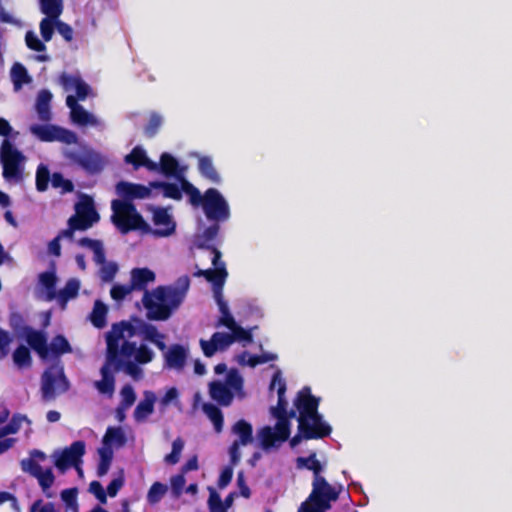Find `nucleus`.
<instances>
[{"instance_id": "1", "label": "nucleus", "mask_w": 512, "mask_h": 512, "mask_svg": "<svg viewBox=\"0 0 512 512\" xmlns=\"http://www.w3.org/2000/svg\"><path fill=\"white\" fill-rule=\"evenodd\" d=\"M179 281L182 282L180 288L159 286L152 294L145 291L142 302L147 310V319L165 321L169 319L173 311L181 305L190 282L188 277H184Z\"/></svg>"}, {"instance_id": "2", "label": "nucleus", "mask_w": 512, "mask_h": 512, "mask_svg": "<svg viewBox=\"0 0 512 512\" xmlns=\"http://www.w3.org/2000/svg\"><path fill=\"white\" fill-rule=\"evenodd\" d=\"M111 209L113 211L111 221L122 234L135 230H141L146 233L150 231L149 224L137 212L132 202L115 199L111 203Z\"/></svg>"}, {"instance_id": "3", "label": "nucleus", "mask_w": 512, "mask_h": 512, "mask_svg": "<svg viewBox=\"0 0 512 512\" xmlns=\"http://www.w3.org/2000/svg\"><path fill=\"white\" fill-rule=\"evenodd\" d=\"M319 403L320 399L312 395L310 387H303L294 400V406L299 412L298 422L313 424L315 427L330 426L318 412Z\"/></svg>"}, {"instance_id": "4", "label": "nucleus", "mask_w": 512, "mask_h": 512, "mask_svg": "<svg viewBox=\"0 0 512 512\" xmlns=\"http://www.w3.org/2000/svg\"><path fill=\"white\" fill-rule=\"evenodd\" d=\"M25 156L13 143L4 139L0 145V163L3 167L2 175L6 180L22 179V163Z\"/></svg>"}, {"instance_id": "5", "label": "nucleus", "mask_w": 512, "mask_h": 512, "mask_svg": "<svg viewBox=\"0 0 512 512\" xmlns=\"http://www.w3.org/2000/svg\"><path fill=\"white\" fill-rule=\"evenodd\" d=\"M202 208L206 218L214 222H224L230 217V208L223 195L215 188L204 192Z\"/></svg>"}, {"instance_id": "6", "label": "nucleus", "mask_w": 512, "mask_h": 512, "mask_svg": "<svg viewBox=\"0 0 512 512\" xmlns=\"http://www.w3.org/2000/svg\"><path fill=\"white\" fill-rule=\"evenodd\" d=\"M312 487L308 501L312 502V507L323 512L330 509V503L337 501L339 498L340 491L332 487L324 477L313 479Z\"/></svg>"}, {"instance_id": "7", "label": "nucleus", "mask_w": 512, "mask_h": 512, "mask_svg": "<svg viewBox=\"0 0 512 512\" xmlns=\"http://www.w3.org/2000/svg\"><path fill=\"white\" fill-rule=\"evenodd\" d=\"M197 246L200 249H207L213 254V268L198 270L194 275L197 277H204L208 282L212 283V285H224L228 272L226 270L225 262L221 260V252L214 245L200 243Z\"/></svg>"}, {"instance_id": "8", "label": "nucleus", "mask_w": 512, "mask_h": 512, "mask_svg": "<svg viewBox=\"0 0 512 512\" xmlns=\"http://www.w3.org/2000/svg\"><path fill=\"white\" fill-rule=\"evenodd\" d=\"M138 318H134L135 324L128 321H121L114 323L111 330L106 334V351H109L111 356L116 355V351L120 350V340H124L125 337L132 338L138 335Z\"/></svg>"}, {"instance_id": "9", "label": "nucleus", "mask_w": 512, "mask_h": 512, "mask_svg": "<svg viewBox=\"0 0 512 512\" xmlns=\"http://www.w3.org/2000/svg\"><path fill=\"white\" fill-rule=\"evenodd\" d=\"M270 390L277 388L278 402L276 407L271 409L272 415L277 419V422L285 423L290 427V418L295 416V412L292 410L290 413L287 411V400L285 399L286 382L281 377V372L277 370L273 376L269 386Z\"/></svg>"}, {"instance_id": "10", "label": "nucleus", "mask_w": 512, "mask_h": 512, "mask_svg": "<svg viewBox=\"0 0 512 512\" xmlns=\"http://www.w3.org/2000/svg\"><path fill=\"white\" fill-rule=\"evenodd\" d=\"M76 214L71 218L76 222L84 231L92 227L100 219L97 212L94 200L89 195H82L80 201L75 205Z\"/></svg>"}, {"instance_id": "11", "label": "nucleus", "mask_w": 512, "mask_h": 512, "mask_svg": "<svg viewBox=\"0 0 512 512\" xmlns=\"http://www.w3.org/2000/svg\"><path fill=\"white\" fill-rule=\"evenodd\" d=\"M68 389L69 382L63 371H61L58 376L49 370L43 372L41 377V395L44 401L54 400L57 395V390L63 393Z\"/></svg>"}, {"instance_id": "12", "label": "nucleus", "mask_w": 512, "mask_h": 512, "mask_svg": "<svg viewBox=\"0 0 512 512\" xmlns=\"http://www.w3.org/2000/svg\"><path fill=\"white\" fill-rule=\"evenodd\" d=\"M84 454L85 442L78 440L73 442L69 447L63 449L56 457L54 464L61 471H65L71 466L78 467L79 463L82 462Z\"/></svg>"}, {"instance_id": "13", "label": "nucleus", "mask_w": 512, "mask_h": 512, "mask_svg": "<svg viewBox=\"0 0 512 512\" xmlns=\"http://www.w3.org/2000/svg\"><path fill=\"white\" fill-rule=\"evenodd\" d=\"M290 427L285 423L277 422L275 430L270 426H264L258 433L261 446L264 450H269L275 446L278 441L280 443L285 442L290 436Z\"/></svg>"}, {"instance_id": "14", "label": "nucleus", "mask_w": 512, "mask_h": 512, "mask_svg": "<svg viewBox=\"0 0 512 512\" xmlns=\"http://www.w3.org/2000/svg\"><path fill=\"white\" fill-rule=\"evenodd\" d=\"M21 331L20 337L25 338L29 347L33 349L41 359H48L49 348L46 334L41 330L33 329L31 326H23Z\"/></svg>"}, {"instance_id": "15", "label": "nucleus", "mask_w": 512, "mask_h": 512, "mask_svg": "<svg viewBox=\"0 0 512 512\" xmlns=\"http://www.w3.org/2000/svg\"><path fill=\"white\" fill-rule=\"evenodd\" d=\"M332 432L331 426L315 427L313 424L298 422V433L290 439V446L295 448L303 439H323L328 437Z\"/></svg>"}, {"instance_id": "16", "label": "nucleus", "mask_w": 512, "mask_h": 512, "mask_svg": "<svg viewBox=\"0 0 512 512\" xmlns=\"http://www.w3.org/2000/svg\"><path fill=\"white\" fill-rule=\"evenodd\" d=\"M153 223L158 228L150 231L155 237H168L175 232L176 224L166 208L157 207L153 210Z\"/></svg>"}, {"instance_id": "17", "label": "nucleus", "mask_w": 512, "mask_h": 512, "mask_svg": "<svg viewBox=\"0 0 512 512\" xmlns=\"http://www.w3.org/2000/svg\"><path fill=\"white\" fill-rule=\"evenodd\" d=\"M120 353L123 358L131 359L134 356V360L139 364L150 363L154 358V352L144 344L137 347L135 342L124 340L121 344Z\"/></svg>"}, {"instance_id": "18", "label": "nucleus", "mask_w": 512, "mask_h": 512, "mask_svg": "<svg viewBox=\"0 0 512 512\" xmlns=\"http://www.w3.org/2000/svg\"><path fill=\"white\" fill-rule=\"evenodd\" d=\"M150 184L148 186L121 181L116 185L117 193L123 197V200L132 201L134 199H145L151 196Z\"/></svg>"}, {"instance_id": "19", "label": "nucleus", "mask_w": 512, "mask_h": 512, "mask_svg": "<svg viewBox=\"0 0 512 512\" xmlns=\"http://www.w3.org/2000/svg\"><path fill=\"white\" fill-rule=\"evenodd\" d=\"M107 352V363L111 364L113 370L115 372H119L123 370L126 374L138 378L142 370L139 367V363H136V361H131L130 359L123 358L121 356L120 350L116 351V355L114 357L111 356L109 351Z\"/></svg>"}, {"instance_id": "20", "label": "nucleus", "mask_w": 512, "mask_h": 512, "mask_svg": "<svg viewBox=\"0 0 512 512\" xmlns=\"http://www.w3.org/2000/svg\"><path fill=\"white\" fill-rule=\"evenodd\" d=\"M210 397L220 406H230L234 399L233 391L223 382L215 380L209 383Z\"/></svg>"}, {"instance_id": "21", "label": "nucleus", "mask_w": 512, "mask_h": 512, "mask_svg": "<svg viewBox=\"0 0 512 512\" xmlns=\"http://www.w3.org/2000/svg\"><path fill=\"white\" fill-rule=\"evenodd\" d=\"M138 335L142 336L144 340L153 343L159 350L164 351L166 349L165 335L160 333L156 326L143 320H138Z\"/></svg>"}, {"instance_id": "22", "label": "nucleus", "mask_w": 512, "mask_h": 512, "mask_svg": "<svg viewBox=\"0 0 512 512\" xmlns=\"http://www.w3.org/2000/svg\"><path fill=\"white\" fill-rule=\"evenodd\" d=\"M156 395L153 391H145L144 399L141 400L133 413L136 422H144L154 412Z\"/></svg>"}, {"instance_id": "23", "label": "nucleus", "mask_w": 512, "mask_h": 512, "mask_svg": "<svg viewBox=\"0 0 512 512\" xmlns=\"http://www.w3.org/2000/svg\"><path fill=\"white\" fill-rule=\"evenodd\" d=\"M51 100L52 93L49 90L43 89L37 95L35 109L42 122H49L52 119Z\"/></svg>"}, {"instance_id": "24", "label": "nucleus", "mask_w": 512, "mask_h": 512, "mask_svg": "<svg viewBox=\"0 0 512 512\" xmlns=\"http://www.w3.org/2000/svg\"><path fill=\"white\" fill-rule=\"evenodd\" d=\"M187 351L180 344L172 345L165 355L166 365L170 368L183 369L186 363Z\"/></svg>"}, {"instance_id": "25", "label": "nucleus", "mask_w": 512, "mask_h": 512, "mask_svg": "<svg viewBox=\"0 0 512 512\" xmlns=\"http://www.w3.org/2000/svg\"><path fill=\"white\" fill-rule=\"evenodd\" d=\"M155 280V274L148 268H134L131 272V286L136 290H146L149 282Z\"/></svg>"}, {"instance_id": "26", "label": "nucleus", "mask_w": 512, "mask_h": 512, "mask_svg": "<svg viewBox=\"0 0 512 512\" xmlns=\"http://www.w3.org/2000/svg\"><path fill=\"white\" fill-rule=\"evenodd\" d=\"M160 171L168 177L174 176L180 181L182 171L179 168L178 160L171 154L164 152L160 156Z\"/></svg>"}, {"instance_id": "27", "label": "nucleus", "mask_w": 512, "mask_h": 512, "mask_svg": "<svg viewBox=\"0 0 512 512\" xmlns=\"http://www.w3.org/2000/svg\"><path fill=\"white\" fill-rule=\"evenodd\" d=\"M111 364L107 361L101 368L102 380L96 382V387L100 393L112 395L115 388V378L111 372Z\"/></svg>"}, {"instance_id": "28", "label": "nucleus", "mask_w": 512, "mask_h": 512, "mask_svg": "<svg viewBox=\"0 0 512 512\" xmlns=\"http://www.w3.org/2000/svg\"><path fill=\"white\" fill-rule=\"evenodd\" d=\"M296 467L298 469H307L312 471L314 479L322 477L321 472L323 471V465L317 459L316 452H311L308 457H298L296 459Z\"/></svg>"}, {"instance_id": "29", "label": "nucleus", "mask_w": 512, "mask_h": 512, "mask_svg": "<svg viewBox=\"0 0 512 512\" xmlns=\"http://www.w3.org/2000/svg\"><path fill=\"white\" fill-rule=\"evenodd\" d=\"M232 432L239 437L237 441L241 443L242 446H246L253 441L252 425L244 419L238 420L233 425Z\"/></svg>"}, {"instance_id": "30", "label": "nucleus", "mask_w": 512, "mask_h": 512, "mask_svg": "<svg viewBox=\"0 0 512 512\" xmlns=\"http://www.w3.org/2000/svg\"><path fill=\"white\" fill-rule=\"evenodd\" d=\"M49 348V357H60L63 354L71 353L72 347L66 337L62 334H58L52 338Z\"/></svg>"}, {"instance_id": "31", "label": "nucleus", "mask_w": 512, "mask_h": 512, "mask_svg": "<svg viewBox=\"0 0 512 512\" xmlns=\"http://www.w3.org/2000/svg\"><path fill=\"white\" fill-rule=\"evenodd\" d=\"M198 168L201 175L214 184H219L221 181L220 175L213 165L212 159L208 156H202L198 161Z\"/></svg>"}, {"instance_id": "32", "label": "nucleus", "mask_w": 512, "mask_h": 512, "mask_svg": "<svg viewBox=\"0 0 512 512\" xmlns=\"http://www.w3.org/2000/svg\"><path fill=\"white\" fill-rule=\"evenodd\" d=\"M58 126L56 125H32L30 132L43 142H53L57 138Z\"/></svg>"}, {"instance_id": "33", "label": "nucleus", "mask_w": 512, "mask_h": 512, "mask_svg": "<svg viewBox=\"0 0 512 512\" xmlns=\"http://www.w3.org/2000/svg\"><path fill=\"white\" fill-rule=\"evenodd\" d=\"M202 410L213 423L215 431L220 433L224 424V417L221 409L212 403H204Z\"/></svg>"}, {"instance_id": "34", "label": "nucleus", "mask_w": 512, "mask_h": 512, "mask_svg": "<svg viewBox=\"0 0 512 512\" xmlns=\"http://www.w3.org/2000/svg\"><path fill=\"white\" fill-rule=\"evenodd\" d=\"M122 447L126 443V437L121 427H108L103 436V447H111L112 444Z\"/></svg>"}, {"instance_id": "35", "label": "nucleus", "mask_w": 512, "mask_h": 512, "mask_svg": "<svg viewBox=\"0 0 512 512\" xmlns=\"http://www.w3.org/2000/svg\"><path fill=\"white\" fill-rule=\"evenodd\" d=\"M107 306L100 300H96L93 306V310L90 314V321L96 328H103L106 326L107 321Z\"/></svg>"}, {"instance_id": "36", "label": "nucleus", "mask_w": 512, "mask_h": 512, "mask_svg": "<svg viewBox=\"0 0 512 512\" xmlns=\"http://www.w3.org/2000/svg\"><path fill=\"white\" fill-rule=\"evenodd\" d=\"M150 187H153L155 189H162L163 195L166 198H170L173 200L182 199V189L175 183L152 181L150 182Z\"/></svg>"}, {"instance_id": "37", "label": "nucleus", "mask_w": 512, "mask_h": 512, "mask_svg": "<svg viewBox=\"0 0 512 512\" xmlns=\"http://www.w3.org/2000/svg\"><path fill=\"white\" fill-rule=\"evenodd\" d=\"M99 462L97 466L98 477L105 476L111 466L113 460V450L111 447H101L98 449Z\"/></svg>"}, {"instance_id": "38", "label": "nucleus", "mask_w": 512, "mask_h": 512, "mask_svg": "<svg viewBox=\"0 0 512 512\" xmlns=\"http://www.w3.org/2000/svg\"><path fill=\"white\" fill-rule=\"evenodd\" d=\"M277 359V355L273 353H263L261 355H249L247 352H243L239 356V363L247 364L250 367H256L257 365L264 364Z\"/></svg>"}, {"instance_id": "39", "label": "nucleus", "mask_w": 512, "mask_h": 512, "mask_svg": "<svg viewBox=\"0 0 512 512\" xmlns=\"http://www.w3.org/2000/svg\"><path fill=\"white\" fill-rule=\"evenodd\" d=\"M181 189L189 196L190 203L193 206H202L204 194L202 195L198 188L191 184L185 177H180Z\"/></svg>"}, {"instance_id": "40", "label": "nucleus", "mask_w": 512, "mask_h": 512, "mask_svg": "<svg viewBox=\"0 0 512 512\" xmlns=\"http://www.w3.org/2000/svg\"><path fill=\"white\" fill-rule=\"evenodd\" d=\"M11 79L15 90L22 87L23 84L31 82V77L27 69L21 63H15L11 68Z\"/></svg>"}, {"instance_id": "41", "label": "nucleus", "mask_w": 512, "mask_h": 512, "mask_svg": "<svg viewBox=\"0 0 512 512\" xmlns=\"http://www.w3.org/2000/svg\"><path fill=\"white\" fill-rule=\"evenodd\" d=\"M41 11L50 19H58L63 10L62 0H40Z\"/></svg>"}, {"instance_id": "42", "label": "nucleus", "mask_w": 512, "mask_h": 512, "mask_svg": "<svg viewBox=\"0 0 512 512\" xmlns=\"http://www.w3.org/2000/svg\"><path fill=\"white\" fill-rule=\"evenodd\" d=\"M23 422L30 423V420L25 415L14 414L9 423L0 428V438L17 433Z\"/></svg>"}, {"instance_id": "43", "label": "nucleus", "mask_w": 512, "mask_h": 512, "mask_svg": "<svg viewBox=\"0 0 512 512\" xmlns=\"http://www.w3.org/2000/svg\"><path fill=\"white\" fill-rule=\"evenodd\" d=\"M13 362L18 368H26L32 365V357L28 347L19 345L13 352Z\"/></svg>"}, {"instance_id": "44", "label": "nucleus", "mask_w": 512, "mask_h": 512, "mask_svg": "<svg viewBox=\"0 0 512 512\" xmlns=\"http://www.w3.org/2000/svg\"><path fill=\"white\" fill-rule=\"evenodd\" d=\"M52 175L45 164H39L36 170V189L38 192H45L51 182Z\"/></svg>"}, {"instance_id": "45", "label": "nucleus", "mask_w": 512, "mask_h": 512, "mask_svg": "<svg viewBox=\"0 0 512 512\" xmlns=\"http://www.w3.org/2000/svg\"><path fill=\"white\" fill-rule=\"evenodd\" d=\"M80 283L77 279H70L65 286L58 292V298L61 303H66L68 300L75 298L78 295Z\"/></svg>"}, {"instance_id": "46", "label": "nucleus", "mask_w": 512, "mask_h": 512, "mask_svg": "<svg viewBox=\"0 0 512 512\" xmlns=\"http://www.w3.org/2000/svg\"><path fill=\"white\" fill-rule=\"evenodd\" d=\"M35 478L38 480L39 486L41 487L46 497L51 498L53 495L51 492H49V490L55 481V476L52 469L47 468L46 470H42Z\"/></svg>"}, {"instance_id": "47", "label": "nucleus", "mask_w": 512, "mask_h": 512, "mask_svg": "<svg viewBox=\"0 0 512 512\" xmlns=\"http://www.w3.org/2000/svg\"><path fill=\"white\" fill-rule=\"evenodd\" d=\"M41 284L47 291V299L53 300L56 296L57 277L54 272H43L39 276Z\"/></svg>"}, {"instance_id": "48", "label": "nucleus", "mask_w": 512, "mask_h": 512, "mask_svg": "<svg viewBox=\"0 0 512 512\" xmlns=\"http://www.w3.org/2000/svg\"><path fill=\"white\" fill-rule=\"evenodd\" d=\"M168 491L167 485L161 482H154L148 490L147 501L151 505L159 503Z\"/></svg>"}, {"instance_id": "49", "label": "nucleus", "mask_w": 512, "mask_h": 512, "mask_svg": "<svg viewBox=\"0 0 512 512\" xmlns=\"http://www.w3.org/2000/svg\"><path fill=\"white\" fill-rule=\"evenodd\" d=\"M146 157V151L142 147L136 146L125 156V162L131 164L135 170H138L145 164Z\"/></svg>"}, {"instance_id": "50", "label": "nucleus", "mask_w": 512, "mask_h": 512, "mask_svg": "<svg viewBox=\"0 0 512 512\" xmlns=\"http://www.w3.org/2000/svg\"><path fill=\"white\" fill-rule=\"evenodd\" d=\"M163 124L162 116L157 112H151L149 121L144 127V133L148 138H153Z\"/></svg>"}, {"instance_id": "51", "label": "nucleus", "mask_w": 512, "mask_h": 512, "mask_svg": "<svg viewBox=\"0 0 512 512\" xmlns=\"http://www.w3.org/2000/svg\"><path fill=\"white\" fill-rule=\"evenodd\" d=\"M61 500L65 503L68 509L74 512L78 511V488L72 487L61 491Z\"/></svg>"}, {"instance_id": "52", "label": "nucleus", "mask_w": 512, "mask_h": 512, "mask_svg": "<svg viewBox=\"0 0 512 512\" xmlns=\"http://www.w3.org/2000/svg\"><path fill=\"white\" fill-rule=\"evenodd\" d=\"M184 448V441L182 438L177 437L172 443V450L164 458V461L169 465H175L179 462L182 450Z\"/></svg>"}, {"instance_id": "53", "label": "nucleus", "mask_w": 512, "mask_h": 512, "mask_svg": "<svg viewBox=\"0 0 512 512\" xmlns=\"http://www.w3.org/2000/svg\"><path fill=\"white\" fill-rule=\"evenodd\" d=\"M70 116L72 121L79 125L93 124L95 122L94 117L81 105L70 113Z\"/></svg>"}, {"instance_id": "54", "label": "nucleus", "mask_w": 512, "mask_h": 512, "mask_svg": "<svg viewBox=\"0 0 512 512\" xmlns=\"http://www.w3.org/2000/svg\"><path fill=\"white\" fill-rule=\"evenodd\" d=\"M51 185L53 188H61L63 193H70L74 190L72 181L65 179L60 172L52 174Z\"/></svg>"}, {"instance_id": "55", "label": "nucleus", "mask_w": 512, "mask_h": 512, "mask_svg": "<svg viewBox=\"0 0 512 512\" xmlns=\"http://www.w3.org/2000/svg\"><path fill=\"white\" fill-rule=\"evenodd\" d=\"M225 384L235 392H240L243 389V378L236 369L228 371Z\"/></svg>"}, {"instance_id": "56", "label": "nucleus", "mask_w": 512, "mask_h": 512, "mask_svg": "<svg viewBox=\"0 0 512 512\" xmlns=\"http://www.w3.org/2000/svg\"><path fill=\"white\" fill-rule=\"evenodd\" d=\"M57 19L43 18L40 22V33L45 42L52 39L54 29H56L55 21Z\"/></svg>"}, {"instance_id": "57", "label": "nucleus", "mask_w": 512, "mask_h": 512, "mask_svg": "<svg viewBox=\"0 0 512 512\" xmlns=\"http://www.w3.org/2000/svg\"><path fill=\"white\" fill-rule=\"evenodd\" d=\"M231 335L233 338V343L235 341H244L250 343L253 340L252 331L250 329H244L238 324H236L233 329H231Z\"/></svg>"}, {"instance_id": "58", "label": "nucleus", "mask_w": 512, "mask_h": 512, "mask_svg": "<svg viewBox=\"0 0 512 512\" xmlns=\"http://www.w3.org/2000/svg\"><path fill=\"white\" fill-rule=\"evenodd\" d=\"M219 222H215L214 224L208 226L202 233V235L200 236V240L198 242V245L200 243H205V244H208V245H212L211 242H213L218 233H219V230H220V227H219Z\"/></svg>"}, {"instance_id": "59", "label": "nucleus", "mask_w": 512, "mask_h": 512, "mask_svg": "<svg viewBox=\"0 0 512 512\" xmlns=\"http://www.w3.org/2000/svg\"><path fill=\"white\" fill-rule=\"evenodd\" d=\"M186 479L184 474L181 472L170 479L171 491L175 498H179L184 490Z\"/></svg>"}, {"instance_id": "60", "label": "nucleus", "mask_w": 512, "mask_h": 512, "mask_svg": "<svg viewBox=\"0 0 512 512\" xmlns=\"http://www.w3.org/2000/svg\"><path fill=\"white\" fill-rule=\"evenodd\" d=\"M118 271V266L114 262H105L101 264L100 268V277L105 282H110L114 279L116 273Z\"/></svg>"}, {"instance_id": "61", "label": "nucleus", "mask_w": 512, "mask_h": 512, "mask_svg": "<svg viewBox=\"0 0 512 512\" xmlns=\"http://www.w3.org/2000/svg\"><path fill=\"white\" fill-rule=\"evenodd\" d=\"M25 42L29 49L42 52L46 50L45 44L32 31H28L25 35Z\"/></svg>"}, {"instance_id": "62", "label": "nucleus", "mask_w": 512, "mask_h": 512, "mask_svg": "<svg viewBox=\"0 0 512 512\" xmlns=\"http://www.w3.org/2000/svg\"><path fill=\"white\" fill-rule=\"evenodd\" d=\"M71 158L82 168L87 171H95L97 162L89 155H72Z\"/></svg>"}, {"instance_id": "63", "label": "nucleus", "mask_w": 512, "mask_h": 512, "mask_svg": "<svg viewBox=\"0 0 512 512\" xmlns=\"http://www.w3.org/2000/svg\"><path fill=\"white\" fill-rule=\"evenodd\" d=\"M78 137L75 132L58 126L56 141L71 145L77 143Z\"/></svg>"}, {"instance_id": "64", "label": "nucleus", "mask_w": 512, "mask_h": 512, "mask_svg": "<svg viewBox=\"0 0 512 512\" xmlns=\"http://www.w3.org/2000/svg\"><path fill=\"white\" fill-rule=\"evenodd\" d=\"M208 506L211 512H226L220 495L214 489H210Z\"/></svg>"}]
</instances>
